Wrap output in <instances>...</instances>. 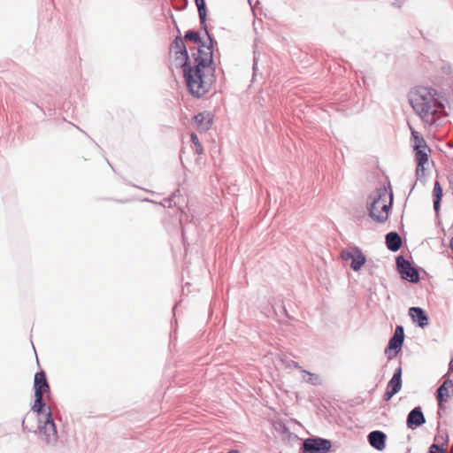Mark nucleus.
Instances as JSON below:
<instances>
[{
	"mask_svg": "<svg viewBox=\"0 0 453 453\" xmlns=\"http://www.w3.org/2000/svg\"><path fill=\"white\" fill-rule=\"evenodd\" d=\"M367 441L372 448L382 451L386 448L387 434L380 430H373L368 434Z\"/></svg>",
	"mask_w": 453,
	"mask_h": 453,
	"instance_id": "10",
	"label": "nucleus"
},
{
	"mask_svg": "<svg viewBox=\"0 0 453 453\" xmlns=\"http://www.w3.org/2000/svg\"><path fill=\"white\" fill-rule=\"evenodd\" d=\"M403 380H395L394 379H390L386 388L390 390L393 394L396 395L401 390Z\"/></svg>",
	"mask_w": 453,
	"mask_h": 453,
	"instance_id": "21",
	"label": "nucleus"
},
{
	"mask_svg": "<svg viewBox=\"0 0 453 453\" xmlns=\"http://www.w3.org/2000/svg\"><path fill=\"white\" fill-rule=\"evenodd\" d=\"M196 5L197 11H198L201 28L203 31H206L208 29H207V26H206L207 9H206L205 0L196 1Z\"/></svg>",
	"mask_w": 453,
	"mask_h": 453,
	"instance_id": "14",
	"label": "nucleus"
},
{
	"mask_svg": "<svg viewBox=\"0 0 453 453\" xmlns=\"http://www.w3.org/2000/svg\"><path fill=\"white\" fill-rule=\"evenodd\" d=\"M451 447H452V449H453V443H452V446H451Z\"/></svg>",
	"mask_w": 453,
	"mask_h": 453,
	"instance_id": "41",
	"label": "nucleus"
},
{
	"mask_svg": "<svg viewBox=\"0 0 453 453\" xmlns=\"http://www.w3.org/2000/svg\"><path fill=\"white\" fill-rule=\"evenodd\" d=\"M450 372H453V357H451V360L449 364V370L446 375L449 374Z\"/></svg>",
	"mask_w": 453,
	"mask_h": 453,
	"instance_id": "33",
	"label": "nucleus"
},
{
	"mask_svg": "<svg viewBox=\"0 0 453 453\" xmlns=\"http://www.w3.org/2000/svg\"><path fill=\"white\" fill-rule=\"evenodd\" d=\"M408 311H425L422 308L418 306L410 307Z\"/></svg>",
	"mask_w": 453,
	"mask_h": 453,
	"instance_id": "31",
	"label": "nucleus"
},
{
	"mask_svg": "<svg viewBox=\"0 0 453 453\" xmlns=\"http://www.w3.org/2000/svg\"><path fill=\"white\" fill-rule=\"evenodd\" d=\"M449 388L453 389V380L446 379L436 389V399L439 409H442L443 403L448 401L449 397Z\"/></svg>",
	"mask_w": 453,
	"mask_h": 453,
	"instance_id": "11",
	"label": "nucleus"
},
{
	"mask_svg": "<svg viewBox=\"0 0 453 453\" xmlns=\"http://www.w3.org/2000/svg\"><path fill=\"white\" fill-rule=\"evenodd\" d=\"M426 423V418L421 406L414 407L407 415L406 426L409 429L415 430Z\"/></svg>",
	"mask_w": 453,
	"mask_h": 453,
	"instance_id": "9",
	"label": "nucleus"
},
{
	"mask_svg": "<svg viewBox=\"0 0 453 453\" xmlns=\"http://www.w3.org/2000/svg\"><path fill=\"white\" fill-rule=\"evenodd\" d=\"M367 210L370 218L378 223H385L393 204V192L385 186L375 188L368 196Z\"/></svg>",
	"mask_w": 453,
	"mask_h": 453,
	"instance_id": "4",
	"label": "nucleus"
},
{
	"mask_svg": "<svg viewBox=\"0 0 453 453\" xmlns=\"http://www.w3.org/2000/svg\"><path fill=\"white\" fill-rule=\"evenodd\" d=\"M22 428H23V430H27V425L25 423V419L22 420Z\"/></svg>",
	"mask_w": 453,
	"mask_h": 453,
	"instance_id": "37",
	"label": "nucleus"
},
{
	"mask_svg": "<svg viewBox=\"0 0 453 453\" xmlns=\"http://www.w3.org/2000/svg\"><path fill=\"white\" fill-rule=\"evenodd\" d=\"M282 430L283 432H288V427L285 425V424H282Z\"/></svg>",
	"mask_w": 453,
	"mask_h": 453,
	"instance_id": "36",
	"label": "nucleus"
},
{
	"mask_svg": "<svg viewBox=\"0 0 453 453\" xmlns=\"http://www.w3.org/2000/svg\"><path fill=\"white\" fill-rule=\"evenodd\" d=\"M356 250H359V249L357 247H351V248L343 250L341 253L342 258L343 260H349V259L352 260L353 257L356 255V252H355Z\"/></svg>",
	"mask_w": 453,
	"mask_h": 453,
	"instance_id": "23",
	"label": "nucleus"
},
{
	"mask_svg": "<svg viewBox=\"0 0 453 453\" xmlns=\"http://www.w3.org/2000/svg\"><path fill=\"white\" fill-rule=\"evenodd\" d=\"M208 42H203L197 48H190L194 65L188 61L184 69V79L192 96L201 97L205 95L215 81L213 66V47L217 42L208 30L204 31Z\"/></svg>",
	"mask_w": 453,
	"mask_h": 453,
	"instance_id": "1",
	"label": "nucleus"
},
{
	"mask_svg": "<svg viewBox=\"0 0 453 453\" xmlns=\"http://www.w3.org/2000/svg\"><path fill=\"white\" fill-rule=\"evenodd\" d=\"M172 19H173V22L174 24V26L176 27V29L179 33V35H177L174 40L173 41L172 44H171V51L173 52V54L175 55V58L178 59L180 58H181L183 59V62L181 64V67L184 69L187 68L188 66V61H189V57H188V50H187V47L184 43V41H183V38L181 37L180 35V29L177 26V23L174 19V17L172 15Z\"/></svg>",
	"mask_w": 453,
	"mask_h": 453,
	"instance_id": "7",
	"label": "nucleus"
},
{
	"mask_svg": "<svg viewBox=\"0 0 453 453\" xmlns=\"http://www.w3.org/2000/svg\"><path fill=\"white\" fill-rule=\"evenodd\" d=\"M386 245L387 248L395 252L397 251L401 246H402V238L396 232H389L386 234Z\"/></svg>",
	"mask_w": 453,
	"mask_h": 453,
	"instance_id": "13",
	"label": "nucleus"
},
{
	"mask_svg": "<svg viewBox=\"0 0 453 453\" xmlns=\"http://www.w3.org/2000/svg\"><path fill=\"white\" fill-rule=\"evenodd\" d=\"M395 394H393L390 390L386 388V391L383 395V400L385 402H388Z\"/></svg>",
	"mask_w": 453,
	"mask_h": 453,
	"instance_id": "29",
	"label": "nucleus"
},
{
	"mask_svg": "<svg viewBox=\"0 0 453 453\" xmlns=\"http://www.w3.org/2000/svg\"><path fill=\"white\" fill-rule=\"evenodd\" d=\"M33 389L35 401L31 411L38 416L39 435L48 445H54L58 441V435L52 411L44 399V396L49 398L51 392L46 372L43 370L35 374Z\"/></svg>",
	"mask_w": 453,
	"mask_h": 453,
	"instance_id": "2",
	"label": "nucleus"
},
{
	"mask_svg": "<svg viewBox=\"0 0 453 453\" xmlns=\"http://www.w3.org/2000/svg\"><path fill=\"white\" fill-rule=\"evenodd\" d=\"M173 316L171 319V326H172V328H173L174 324H175V326L177 325V319L175 318L176 312H173Z\"/></svg>",
	"mask_w": 453,
	"mask_h": 453,
	"instance_id": "32",
	"label": "nucleus"
},
{
	"mask_svg": "<svg viewBox=\"0 0 453 453\" xmlns=\"http://www.w3.org/2000/svg\"><path fill=\"white\" fill-rule=\"evenodd\" d=\"M270 314H271V316L266 315V317H267V318H271V317H272V318H273V319H274V318H277V319H278V318H280H280L282 317V318H284V319H290V317H289V313H286V312H283V313H270Z\"/></svg>",
	"mask_w": 453,
	"mask_h": 453,
	"instance_id": "28",
	"label": "nucleus"
},
{
	"mask_svg": "<svg viewBox=\"0 0 453 453\" xmlns=\"http://www.w3.org/2000/svg\"><path fill=\"white\" fill-rule=\"evenodd\" d=\"M410 104L422 121L429 126L439 125L444 114L443 96L434 88L418 87L411 92Z\"/></svg>",
	"mask_w": 453,
	"mask_h": 453,
	"instance_id": "3",
	"label": "nucleus"
},
{
	"mask_svg": "<svg viewBox=\"0 0 453 453\" xmlns=\"http://www.w3.org/2000/svg\"><path fill=\"white\" fill-rule=\"evenodd\" d=\"M427 453H445V452H444V449H441V447H440V444L434 442L429 446Z\"/></svg>",
	"mask_w": 453,
	"mask_h": 453,
	"instance_id": "26",
	"label": "nucleus"
},
{
	"mask_svg": "<svg viewBox=\"0 0 453 453\" xmlns=\"http://www.w3.org/2000/svg\"><path fill=\"white\" fill-rule=\"evenodd\" d=\"M402 375H403V369H402V366H401V365H400L398 367H396V368L395 369L394 373H393V376H392V378H391V379H394V380H402Z\"/></svg>",
	"mask_w": 453,
	"mask_h": 453,
	"instance_id": "27",
	"label": "nucleus"
},
{
	"mask_svg": "<svg viewBox=\"0 0 453 453\" xmlns=\"http://www.w3.org/2000/svg\"><path fill=\"white\" fill-rule=\"evenodd\" d=\"M195 121L201 131H207L212 124V117L207 111L200 112L195 116Z\"/></svg>",
	"mask_w": 453,
	"mask_h": 453,
	"instance_id": "12",
	"label": "nucleus"
},
{
	"mask_svg": "<svg viewBox=\"0 0 453 453\" xmlns=\"http://www.w3.org/2000/svg\"><path fill=\"white\" fill-rule=\"evenodd\" d=\"M184 39L186 41L194 42L195 43H197L198 45L203 42L202 40L200 34L197 31L195 30H188L186 32L184 35Z\"/></svg>",
	"mask_w": 453,
	"mask_h": 453,
	"instance_id": "20",
	"label": "nucleus"
},
{
	"mask_svg": "<svg viewBox=\"0 0 453 453\" xmlns=\"http://www.w3.org/2000/svg\"><path fill=\"white\" fill-rule=\"evenodd\" d=\"M253 71H254V73L257 71V58L256 57H254Z\"/></svg>",
	"mask_w": 453,
	"mask_h": 453,
	"instance_id": "34",
	"label": "nucleus"
},
{
	"mask_svg": "<svg viewBox=\"0 0 453 453\" xmlns=\"http://www.w3.org/2000/svg\"><path fill=\"white\" fill-rule=\"evenodd\" d=\"M173 197H174V195H173V196H171V197H169V198L165 199V200L163 201V203H162V205H163L164 207H171V206H172L171 202H172V200H173Z\"/></svg>",
	"mask_w": 453,
	"mask_h": 453,
	"instance_id": "30",
	"label": "nucleus"
},
{
	"mask_svg": "<svg viewBox=\"0 0 453 453\" xmlns=\"http://www.w3.org/2000/svg\"><path fill=\"white\" fill-rule=\"evenodd\" d=\"M411 317L412 322L420 328H425L429 325L428 313H408Z\"/></svg>",
	"mask_w": 453,
	"mask_h": 453,
	"instance_id": "15",
	"label": "nucleus"
},
{
	"mask_svg": "<svg viewBox=\"0 0 453 453\" xmlns=\"http://www.w3.org/2000/svg\"><path fill=\"white\" fill-rule=\"evenodd\" d=\"M404 328L402 325H397L395 333L389 338V341L385 348V355L388 360L394 359L403 349L404 342Z\"/></svg>",
	"mask_w": 453,
	"mask_h": 453,
	"instance_id": "6",
	"label": "nucleus"
},
{
	"mask_svg": "<svg viewBox=\"0 0 453 453\" xmlns=\"http://www.w3.org/2000/svg\"><path fill=\"white\" fill-rule=\"evenodd\" d=\"M332 447L331 440L311 435L302 440L299 453H329L332 451Z\"/></svg>",
	"mask_w": 453,
	"mask_h": 453,
	"instance_id": "5",
	"label": "nucleus"
},
{
	"mask_svg": "<svg viewBox=\"0 0 453 453\" xmlns=\"http://www.w3.org/2000/svg\"><path fill=\"white\" fill-rule=\"evenodd\" d=\"M439 438L441 440V443L440 444V447H441V449H445V448L448 447L449 441V437L448 432L445 431L444 434L436 435L434 438V441H437Z\"/></svg>",
	"mask_w": 453,
	"mask_h": 453,
	"instance_id": "24",
	"label": "nucleus"
},
{
	"mask_svg": "<svg viewBox=\"0 0 453 453\" xmlns=\"http://www.w3.org/2000/svg\"><path fill=\"white\" fill-rule=\"evenodd\" d=\"M355 252L356 255L353 257L351 260L350 268L354 271H358L365 265L366 258L360 249L356 250Z\"/></svg>",
	"mask_w": 453,
	"mask_h": 453,
	"instance_id": "16",
	"label": "nucleus"
},
{
	"mask_svg": "<svg viewBox=\"0 0 453 453\" xmlns=\"http://www.w3.org/2000/svg\"><path fill=\"white\" fill-rule=\"evenodd\" d=\"M303 372H305L309 376V378L306 380V381L308 383H310L311 385H313V386L321 385L322 380H321V378L319 377V375H318L316 373L310 372L306 370H303Z\"/></svg>",
	"mask_w": 453,
	"mask_h": 453,
	"instance_id": "22",
	"label": "nucleus"
},
{
	"mask_svg": "<svg viewBox=\"0 0 453 453\" xmlns=\"http://www.w3.org/2000/svg\"><path fill=\"white\" fill-rule=\"evenodd\" d=\"M292 364H293V366L296 367V368H301L299 364L296 361H292Z\"/></svg>",
	"mask_w": 453,
	"mask_h": 453,
	"instance_id": "35",
	"label": "nucleus"
},
{
	"mask_svg": "<svg viewBox=\"0 0 453 453\" xmlns=\"http://www.w3.org/2000/svg\"><path fill=\"white\" fill-rule=\"evenodd\" d=\"M191 141L196 147V152L197 154H202L203 147H202L201 143L199 142L197 135L195 133L191 134Z\"/></svg>",
	"mask_w": 453,
	"mask_h": 453,
	"instance_id": "25",
	"label": "nucleus"
},
{
	"mask_svg": "<svg viewBox=\"0 0 453 453\" xmlns=\"http://www.w3.org/2000/svg\"><path fill=\"white\" fill-rule=\"evenodd\" d=\"M433 195L434 196V209L437 212L440 210L441 206V200L442 196V188L441 187V184L438 180L434 182V189H433Z\"/></svg>",
	"mask_w": 453,
	"mask_h": 453,
	"instance_id": "17",
	"label": "nucleus"
},
{
	"mask_svg": "<svg viewBox=\"0 0 453 453\" xmlns=\"http://www.w3.org/2000/svg\"><path fill=\"white\" fill-rule=\"evenodd\" d=\"M250 5H252V0H249Z\"/></svg>",
	"mask_w": 453,
	"mask_h": 453,
	"instance_id": "40",
	"label": "nucleus"
},
{
	"mask_svg": "<svg viewBox=\"0 0 453 453\" xmlns=\"http://www.w3.org/2000/svg\"><path fill=\"white\" fill-rule=\"evenodd\" d=\"M396 266L402 278L411 282L417 283L419 281V274L418 270L406 260L403 256L396 257Z\"/></svg>",
	"mask_w": 453,
	"mask_h": 453,
	"instance_id": "8",
	"label": "nucleus"
},
{
	"mask_svg": "<svg viewBox=\"0 0 453 453\" xmlns=\"http://www.w3.org/2000/svg\"><path fill=\"white\" fill-rule=\"evenodd\" d=\"M416 151V160L418 162V167L424 166L428 161V153L430 149L426 146L424 149L414 150Z\"/></svg>",
	"mask_w": 453,
	"mask_h": 453,
	"instance_id": "18",
	"label": "nucleus"
},
{
	"mask_svg": "<svg viewBox=\"0 0 453 453\" xmlns=\"http://www.w3.org/2000/svg\"><path fill=\"white\" fill-rule=\"evenodd\" d=\"M449 247H450V249H451V250L453 252V237L450 240Z\"/></svg>",
	"mask_w": 453,
	"mask_h": 453,
	"instance_id": "38",
	"label": "nucleus"
},
{
	"mask_svg": "<svg viewBox=\"0 0 453 453\" xmlns=\"http://www.w3.org/2000/svg\"><path fill=\"white\" fill-rule=\"evenodd\" d=\"M411 138L413 140V148L414 150L424 149L426 147V141L423 136L419 134V133L414 129H411Z\"/></svg>",
	"mask_w": 453,
	"mask_h": 453,
	"instance_id": "19",
	"label": "nucleus"
},
{
	"mask_svg": "<svg viewBox=\"0 0 453 453\" xmlns=\"http://www.w3.org/2000/svg\"><path fill=\"white\" fill-rule=\"evenodd\" d=\"M173 332L170 333V338L172 339L173 338Z\"/></svg>",
	"mask_w": 453,
	"mask_h": 453,
	"instance_id": "39",
	"label": "nucleus"
}]
</instances>
